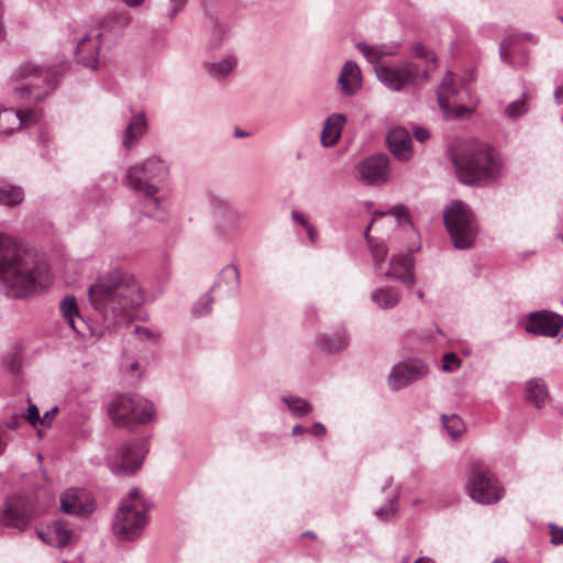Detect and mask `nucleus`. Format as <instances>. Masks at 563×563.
<instances>
[{"instance_id": "nucleus-1", "label": "nucleus", "mask_w": 563, "mask_h": 563, "mask_svg": "<svg viewBox=\"0 0 563 563\" xmlns=\"http://www.w3.org/2000/svg\"><path fill=\"white\" fill-rule=\"evenodd\" d=\"M48 263L13 236L0 233V285L7 296L25 298L51 283Z\"/></svg>"}, {"instance_id": "nucleus-2", "label": "nucleus", "mask_w": 563, "mask_h": 563, "mask_svg": "<svg viewBox=\"0 0 563 563\" xmlns=\"http://www.w3.org/2000/svg\"><path fill=\"white\" fill-rule=\"evenodd\" d=\"M88 294L93 308L113 324L130 320L143 301L134 277L121 272L100 277L89 287Z\"/></svg>"}, {"instance_id": "nucleus-3", "label": "nucleus", "mask_w": 563, "mask_h": 563, "mask_svg": "<svg viewBox=\"0 0 563 563\" xmlns=\"http://www.w3.org/2000/svg\"><path fill=\"white\" fill-rule=\"evenodd\" d=\"M169 169L164 161L152 156L141 164L131 166L125 176V184L142 194L140 211L148 218L163 220L164 206L157 197L159 187L168 178Z\"/></svg>"}, {"instance_id": "nucleus-4", "label": "nucleus", "mask_w": 563, "mask_h": 563, "mask_svg": "<svg viewBox=\"0 0 563 563\" xmlns=\"http://www.w3.org/2000/svg\"><path fill=\"white\" fill-rule=\"evenodd\" d=\"M459 179L466 185L486 184L499 177L501 165L494 150L484 143H474L461 155H453Z\"/></svg>"}, {"instance_id": "nucleus-5", "label": "nucleus", "mask_w": 563, "mask_h": 563, "mask_svg": "<svg viewBox=\"0 0 563 563\" xmlns=\"http://www.w3.org/2000/svg\"><path fill=\"white\" fill-rule=\"evenodd\" d=\"M147 506L137 488H132L122 499L112 529L121 541L136 540L147 523Z\"/></svg>"}, {"instance_id": "nucleus-6", "label": "nucleus", "mask_w": 563, "mask_h": 563, "mask_svg": "<svg viewBox=\"0 0 563 563\" xmlns=\"http://www.w3.org/2000/svg\"><path fill=\"white\" fill-rule=\"evenodd\" d=\"M443 221L455 249L473 247L478 234V225L468 205L461 200L452 201L443 210Z\"/></svg>"}, {"instance_id": "nucleus-7", "label": "nucleus", "mask_w": 563, "mask_h": 563, "mask_svg": "<svg viewBox=\"0 0 563 563\" xmlns=\"http://www.w3.org/2000/svg\"><path fill=\"white\" fill-rule=\"evenodd\" d=\"M155 412L152 401L131 393L117 396L108 406L111 420L115 424L126 428L150 422Z\"/></svg>"}, {"instance_id": "nucleus-8", "label": "nucleus", "mask_w": 563, "mask_h": 563, "mask_svg": "<svg viewBox=\"0 0 563 563\" xmlns=\"http://www.w3.org/2000/svg\"><path fill=\"white\" fill-rule=\"evenodd\" d=\"M375 74L378 80L391 91H401L408 86L419 87L429 79V69H421L411 60L394 66H375Z\"/></svg>"}, {"instance_id": "nucleus-9", "label": "nucleus", "mask_w": 563, "mask_h": 563, "mask_svg": "<svg viewBox=\"0 0 563 563\" xmlns=\"http://www.w3.org/2000/svg\"><path fill=\"white\" fill-rule=\"evenodd\" d=\"M466 492L474 501L483 505L497 503L504 495V488L495 475L481 464L473 465Z\"/></svg>"}, {"instance_id": "nucleus-10", "label": "nucleus", "mask_w": 563, "mask_h": 563, "mask_svg": "<svg viewBox=\"0 0 563 563\" xmlns=\"http://www.w3.org/2000/svg\"><path fill=\"white\" fill-rule=\"evenodd\" d=\"M145 454L146 450L143 442L124 443L112 457H109V468L115 475H133L141 468Z\"/></svg>"}, {"instance_id": "nucleus-11", "label": "nucleus", "mask_w": 563, "mask_h": 563, "mask_svg": "<svg viewBox=\"0 0 563 563\" xmlns=\"http://www.w3.org/2000/svg\"><path fill=\"white\" fill-rule=\"evenodd\" d=\"M32 518L31 506L20 497L8 498L0 509V525L19 532L29 526Z\"/></svg>"}, {"instance_id": "nucleus-12", "label": "nucleus", "mask_w": 563, "mask_h": 563, "mask_svg": "<svg viewBox=\"0 0 563 563\" xmlns=\"http://www.w3.org/2000/svg\"><path fill=\"white\" fill-rule=\"evenodd\" d=\"M457 92L459 88L454 84V75L452 71H448L437 91L438 103L445 118L457 119L472 112L471 108L462 104L456 106L452 101Z\"/></svg>"}, {"instance_id": "nucleus-13", "label": "nucleus", "mask_w": 563, "mask_h": 563, "mask_svg": "<svg viewBox=\"0 0 563 563\" xmlns=\"http://www.w3.org/2000/svg\"><path fill=\"white\" fill-rule=\"evenodd\" d=\"M103 37L104 32L101 25L91 27L77 44L76 56L78 63L88 68L96 69L99 63V51Z\"/></svg>"}, {"instance_id": "nucleus-14", "label": "nucleus", "mask_w": 563, "mask_h": 563, "mask_svg": "<svg viewBox=\"0 0 563 563\" xmlns=\"http://www.w3.org/2000/svg\"><path fill=\"white\" fill-rule=\"evenodd\" d=\"M428 366L418 360H409L396 364L388 376V383L391 389L399 390L419 378L426 376Z\"/></svg>"}, {"instance_id": "nucleus-15", "label": "nucleus", "mask_w": 563, "mask_h": 563, "mask_svg": "<svg viewBox=\"0 0 563 563\" xmlns=\"http://www.w3.org/2000/svg\"><path fill=\"white\" fill-rule=\"evenodd\" d=\"M563 327V318L549 311H536L529 316L526 331L532 334L554 338Z\"/></svg>"}, {"instance_id": "nucleus-16", "label": "nucleus", "mask_w": 563, "mask_h": 563, "mask_svg": "<svg viewBox=\"0 0 563 563\" xmlns=\"http://www.w3.org/2000/svg\"><path fill=\"white\" fill-rule=\"evenodd\" d=\"M388 157L375 155L364 159L356 167L357 178L366 185L385 183L388 174Z\"/></svg>"}, {"instance_id": "nucleus-17", "label": "nucleus", "mask_w": 563, "mask_h": 563, "mask_svg": "<svg viewBox=\"0 0 563 563\" xmlns=\"http://www.w3.org/2000/svg\"><path fill=\"white\" fill-rule=\"evenodd\" d=\"M56 69H53L51 67L43 68L41 66L35 65L34 63L27 62L23 63L15 71L16 77L21 79H40L42 78V81L45 87L44 93H36L35 100L37 102L42 101L45 96L55 89L57 86V78H56Z\"/></svg>"}, {"instance_id": "nucleus-18", "label": "nucleus", "mask_w": 563, "mask_h": 563, "mask_svg": "<svg viewBox=\"0 0 563 563\" xmlns=\"http://www.w3.org/2000/svg\"><path fill=\"white\" fill-rule=\"evenodd\" d=\"M388 148L399 161L407 162L412 156L411 137L402 126L393 128L386 137Z\"/></svg>"}, {"instance_id": "nucleus-19", "label": "nucleus", "mask_w": 563, "mask_h": 563, "mask_svg": "<svg viewBox=\"0 0 563 563\" xmlns=\"http://www.w3.org/2000/svg\"><path fill=\"white\" fill-rule=\"evenodd\" d=\"M338 86L344 96H353L361 89V70L356 63L349 60L343 65L338 78Z\"/></svg>"}, {"instance_id": "nucleus-20", "label": "nucleus", "mask_w": 563, "mask_h": 563, "mask_svg": "<svg viewBox=\"0 0 563 563\" xmlns=\"http://www.w3.org/2000/svg\"><path fill=\"white\" fill-rule=\"evenodd\" d=\"M384 276L394 277L404 284H415L413 262L410 255L399 254L391 258L389 269L383 273Z\"/></svg>"}, {"instance_id": "nucleus-21", "label": "nucleus", "mask_w": 563, "mask_h": 563, "mask_svg": "<svg viewBox=\"0 0 563 563\" xmlns=\"http://www.w3.org/2000/svg\"><path fill=\"white\" fill-rule=\"evenodd\" d=\"M82 490L70 488L60 500V510L67 515H88L93 510L92 503L84 501Z\"/></svg>"}, {"instance_id": "nucleus-22", "label": "nucleus", "mask_w": 563, "mask_h": 563, "mask_svg": "<svg viewBox=\"0 0 563 563\" xmlns=\"http://www.w3.org/2000/svg\"><path fill=\"white\" fill-rule=\"evenodd\" d=\"M36 115L35 111L32 110L21 113L5 109L0 112V133L9 135L23 124L35 121Z\"/></svg>"}, {"instance_id": "nucleus-23", "label": "nucleus", "mask_w": 563, "mask_h": 563, "mask_svg": "<svg viewBox=\"0 0 563 563\" xmlns=\"http://www.w3.org/2000/svg\"><path fill=\"white\" fill-rule=\"evenodd\" d=\"M346 123V117L342 113L330 114L323 124L321 132V144L324 147H331L339 141L342 129Z\"/></svg>"}, {"instance_id": "nucleus-24", "label": "nucleus", "mask_w": 563, "mask_h": 563, "mask_svg": "<svg viewBox=\"0 0 563 563\" xmlns=\"http://www.w3.org/2000/svg\"><path fill=\"white\" fill-rule=\"evenodd\" d=\"M240 288V273L235 265L223 267L219 274L218 280L210 288V291L219 289L224 296H233Z\"/></svg>"}, {"instance_id": "nucleus-25", "label": "nucleus", "mask_w": 563, "mask_h": 563, "mask_svg": "<svg viewBox=\"0 0 563 563\" xmlns=\"http://www.w3.org/2000/svg\"><path fill=\"white\" fill-rule=\"evenodd\" d=\"M147 121L143 112L134 114L129 121L124 134L123 146L131 148L146 132Z\"/></svg>"}, {"instance_id": "nucleus-26", "label": "nucleus", "mask_w": 563, "mask_h": 563, "mask_svg": "<svg viewBox=\"0 0 563 563\" xmlns=\"http://www.w3.org/2000/svg\"><path fill=\"white\" fill-rule=\"evenodd\" d=\"M526 396L536 408H542L549 399L548 385L543 378L533 377L526 383Z\"/></svg>"}, {"instance_id": "nucleus-27", "label": "nucleus", "mask_w": 563, "mask_h": 563, "mask_svg": "<svg viewBox=\"0 0 563 563\" xmlns=\"http://www.w3.org/2000/svg\"><path fill=\"white\" fill-rule=\"evenodd\" d=\"M238 66L235 55H228L224 58L205 64V68L210 77L216 80H223L229 77Z\"/></svg>"}, {"instance_id": "nucleus-28", "label": "nucleus", "mask_w": 563, "mask_h": 563, "mask_svg": "<svg viewBox=\"0 0 563 563\" xmlns=\"http://www.w3.org/2000/svg\"><path fill=\"white\" fill-rule=\"evenodd\" d=\"M60 312L74 332L82 333L80 324H86V322L78 312L75 297L64 298L60 302Z\"/></svg>"}, {"instance_id": "nucleus-29", "label": "nucleus", "mask_w": 563, "mask_h": 563, "mask_svg": "<svg viewBox=\"0 0 563 563\" xmlns=\"http://www.w3.org/2000/svg\"><path fill=\"white\" fill-rule=\"evenodd\" d=\"M372 301L383 309L395 308L400 301V294L391 287L377 288L371 294Z\"/></svg>"}, {"instance_id": "nucleus-30", "label": "nucleus", "mask_w": 563, "mask_h": 563, "mask_svg": "<svg viewBox=\"0 0 563 563\" xmlns=\"http://www.w3.org/2000/svg\"><path fill=\"white\" fill-rule=\"evenodd\" d=\"M350 343V336L346 332H340L332 336H319L318 345L328 354H336L343 351Z\"/></svg>"}, {"instance_id": "nucleus-31", "label": "nucleus", "mask_w": 563, "mask_h": 563, "mask_svg": "<svg viewBox=\"0 0 563 563\" xmlns=\"http://www.w3.org/2000/svg\"><path fill=\"white\" fill-rule=\"evenodd\" d=\"M533 98V93L523 91L519 99L508 103L504 110L506 117L517 119L528 112V101Z\"/></svg>"}, {"instance_id": "nucleus-32", "label": "nucleus", "mask_w": 563, "mask_h": 563, "mask_svg": "<svg viewBox=\"0 0 563 563\" xmlns=\"http://www.w3.org/2000/svg\"><path fill=\"white\" fill-rule=\"evenodd\" d=\"M372 225L369 224L365 231V239H366L368 246L372 251V255H373V260L376 265V269L379 271L382 263L385 261V258L387 256L388 247L386 246V244L383 241H376L374 238L369 236L368 231H369Z\"/></svg>"}, {"instance_id": "nucleus-33", "label": "nucleus", "mask_w": 563, "mask_h": 563, "mask_svg": "<svg viewBox=\"0 0 563 563\" xmlns=\"http://www.w3.org/2000/svg\"><path fill=\"white\" fill-rule=\"evenodd\" d=\"M295 417H302L312 411V406L303 398L294 395H287L282 398Z\"/></svg>"}, {"instance_id": "nucleus-34", "label": "nucleus", "mask_w": 563, "mask_h": 563, "mask_svg": "<svg viewBox=\"0 0 563 563\" xmlns=\"http://www.w3.org/2000/svg\"><path fill=\"white\" fill-rule=\"evenodd\" d=\"M47 544L56 548L65 547L71 537V530L64 528L63 526L55 523L53 527L47 529Z\"/></svg>"}, {"instance_id": "nucleus-35", "label": "nucleus", "mask_w": 563, "mask_h": 563, "mask_svg": "<svg viewBox=\"0 0 563 563\" xmlns=\"http://www.w3.org/2000/svg\"><path fill=\"white\" fill-rule=\"evenodd\" d=\"M441 421L443 428L448 431L449 435L454 440L461 437L465 431L464 422L455 413L442 415Z\"/></svg>"}, {"instance_id": "nucleus-36", "label": "nucleus", "mask_w": 563, "mask_h": 563, "mask_svg": "<svg viewBox=\"0 0 563 563\" xmlns=\"http://www.w3.org/2000/svg\"><path fill=\"white\" fill-rule=\"evenodd\" d=\"M23 198V191L19 187H0V205L15 206L21 203Z\"/></svg>"}, {"instance_id": "nucleus-37", "label": "nucleus", "mask_w": 563, "mask_h": 563, "mask_svg": "<svg viewBox=\"0 0 563 563\" xmlns=\"http://www.w3.org/2000/svg\"><path fill=\"white\" fill-rule=\"evenodd\" d=\"M398 497L399 493H395V495L386 503L384 506L376 509L375 515L376 517L382 521L389 520L398 510L397 504H398Z\"/></svg>"}, {"instance_id": "nucleus-38", "label": "nucleus", "mask_w": 563, "mask_h": 563, "mask_svg": "<svg viewBox=\"0 0 563 563\" xmlns=\"http://www.w3.org/2000/svg\"><path fill=\"white\" fill-rule=\"evenodd\" d=\"M213 298L211 296V291L209 290L205 295H202L198 301L192 306V314L195 317H203L211 312L212 310Z\"/></svg>"}, {"instance_id": "nucleus-39", "label": "nucleus", "mask_w": 563, "mask_h": 563, "mask_svg": "<svg viewBox=\"0 0 563 563\" xmlns=\"http://www.w3.org/2000/svg\"><path fill=\"white\" fill-rule=\"evenodd\" d=\"M356 48L371 64L378 66L380 58L378 56L376 45H369L365 42H358L356 44Z\"/></svg>"}, {"instance_id": "nucleus-40", "label": "nucleus", "mask_w": 563, "mask_h": 563, "mask_svg": "<svg viewBox=\"0 0 563 563\" xmlns=\"http://www.w3.org/2000/svg\"><path fill=\"white\" fill-rule=\"evenodd\" d=\"M387 213L396 217L400 221L410 222L408 209L404 205H396L391 207L387 212H377L376 214L384 216Z\"/></svg>"}, {"instance_id": "nucleus-41", "label": "nucleus", "mask_w": 563, "mask_h": 563, "mask_svg": "<svg viewBox=\"0 0 563 563\" xmlns=\"http://www.w3.org/2000/svg\"><path fill=\"white\" fill-rule=\"evenodd\" d=\"M188 0H168V9L166 16L174 20L181 11H184Z\"/></svg>"}, {"instance_id": "nucleus-42", "label": "nucleus", "mask_w": 563, "mask_h": 563, "mask_svg": "<svg viewBox=\"0 0 563 563\" xmlns=\"http://www.w3.org/2000/svg\"><path fill=\"white\" fill-rule=\"evenodd\" d=\"M461 365V360L454 353H445L443 356L442 369L444 372H454Z\"/></svg>"}, {"instance_id": "nucleus-43", "label": "nucleus", "mask_w": 563, "mask_h": 563, "mask_svg": "<svg viewBox=\"0 0 563 563\" xmlns=\"http://www.w3.org/2000/svg\"><path fill=\"white\" fill-rule=\"evenodd\" d=\"M412 53L417 57L426 59V60H430L434 64L438 60L437 56L432 52H429L421 43H417L412 46Z\"/></svg>"}, {"instance_id": "nucleus-44", "label": "nucleus", "mask_w": 563, "mask_h": 563, "mask_svg": "<svg viewBox=\"0 0 563 563\" xmlns=\"http://www.w3.org/2000/svg\"><path fill=\"white\" fill-rule=\"evenodd\" d=\"M25 419L30 422L32 426H36L37 422H41L38 409L34 404H30L27 407V413L25 416Z\"/></svg>"}, {"instance_id": "nucleus-45", "label": "nucleus", "mask_w": 563, "mask_h": 563, "mask_svg": "<svg viewBox=\"0 0 563 563\" xmlns=\"http://www.w3.org/2000/svg\"><path fill=\"white\" fill-rule=\"evenodd\" d=\"M376 47H377L378 56L380 59L386 56H394L397 54V46H390L387 44H377Z\"/></svg>"}, {"instance_id": "nucleus-46", "label": "nucleus", "mask_w": 563, "mask_h": 563, "mask_svg": "<svg viewBox=\"0 0 563 563\" xmlns=\"http://www.w3.org/2000/svg\"><path fill=\"white\" fill-rule=\"evenodd\" d=\"M511 45H512V37L505 38L500 42L499 53H500V57L504 62H509L508 53L510 51Z\"/></svg>"}, {"instance_id": "nucleus-47", "label": "nucleus", "mask_w": 563, "mask_h": 563, "mask_svg": "<svg viewBox=\"0 0 563 563\" xmlns=\"http://www.w3.org/2000/svg\"><path fill=\"white\" fill-rule=\"evenodd\" d=\"M551 542L553 544L563 543V528H559L555 525H550Z\"/></svg>"}, {"instance_id": "nucleus-48", "label": "nucleus", "mask_w": 563, "mask_h": 563, "mask_svg": "<svg viewBox=\"0 0 563 563\" xmlns=\"http://www.w3.org/2000/svg\"><path fill=\"white\" fill-rule=\"evenodd\" d=\"M212 207L218 211H230V205L228 201L222 200L220 198H212L211 199Z\"/></svg>"}, {"instance_id": "nucleus-49", "label": "nucleus", "mask_w": 563, "mask_h": 563, "mask_svg": "<svg viewBox=\"0 0 563 563\" xmlns=\"http://www.w3.org/2000/svg\"><path fill=\"white\" fill-rule=\"evenodd\" d=\"M36 87H38V86L34 85V84H29V85H25L22 87H16L14 89V92L23 98L25 96L31 95Z\"/></svg>"}, {"instance_id": "nucleus-50", "label": "nucleus", "mask_w": 563, "mask_h": 563, "mask_svg": "<svg viewBox=\"0 0 563 563\" xmlns=\"http://www.w3.org/2000/svg\"><path fill=\"white\" fill-rule=\"evenodd\" d=\"M413 136L417 141L423 143L430 137V133L427 129L419 126L413 130Z\"/></svg>"}, {"instance_id": "nucleus-51", "label": "nucleus", "mask_w": 563, "mask_h": 563, "mask_svg": "<svg viewBox=\"0 0 563 563\" xmlns=\"http://www.w3.org/2000/svg\"><path fill=\"white\" fill-rule=\"evenodd\" d=\"M57 411H58L57 407H53L51 410L46 411L45 415L41 418V423L43 426H49L51 420L55 417Z\"/></svg>"}, {"instance_id": "nucleus-52", "label": "nucleus", "mask_w": 563, "mask_h": 563, "mask_svg": "<svg viewBox=\"0 0 563 563\" xmlns=\"http://www.w3.org/2000/svg\"><path fill=\"white\" fill-rule=\"evenodd\" d=\"M291 219H292L295 222H297V223H299L300 225H302L303 228H306V227H308V225L310 224V223L308 222V220L306 219V217H305L302 213H300V212H298V211H296V210H294V211L291 212Z\"/></svg>"}, {"instance_id": "nucleus-53", "label": "nucleus", "mask_w": 563, "mask_h": 563, "mask_svg": "<svg viewBox=\"0 0 563 563\" xmlns=\"http://www.w3.org/2000/svg\"><path fill=\"white\" fill-rule=\"evenodd\" d=\"M314 437H321L325 433V427L321 422H314L310 429Z\"/></svg>"}, {"instance_id": "nucleus-54", "label": "nucleus", "mask_w": 563, "mask_h": 563, "mask_svg": "<svg viewBox=\"0 0 563 563\" xmlns=\"http://www.w3.org/2000/svg\"><path fill=\"white\" fill-rule=\"evenodd\" d=\"M135 332L141 336V338H147V339H151L153 335H152V332L150 329L147 328H143V327H136L135 328Z\"/></svg>"}, {"instance_id": "nucleus-55", "label": "nucleus", "mask_w": 563, "mask_h": 563, "mask_svg": "<svg viewBox=\"0 0 563 563\" xmlns=\"http://www.w3.org/2000/svg\"><path fill=\"white\" fill-rule=\"evenodd\" d=\"M306 231H307V234H308V238L310 240L311 243H314L316 242V238H317V231L316 229L309 224L308 227L305 228Z\"/></svg>"}, {"instance_id": "nucleus-56", "label": "nucleus", "mask_w": 563, "mask_h": 563, "mask_svg": "<svg viewBox=\"0 0 563 563\" xmlns=\"http://www.w3.org/2000/svg\"><path fill=\"white\" fill-rule=\"evenodd\" d=\"M554 100L556 103H563V86L556 87L554 91Z\"/></svg>"}, {"instance_id": "nucleus-57", "label": "nucleus", "mask_w": 563, "mask_h": 563, "mask_svg": "<svg viewBox=\"0 0 563 563\" xmlns=\"http://www.w3.org/2000/svg\"><path fill=\"white\" fill-rule=\"evenodd\" d=\"M7 445L5 432L0 428V455Z\"/></svg>"}, {"instance_id": "nucleus-58", "label": "nucleus", "mask_w": 563, "mask_h": 563, "mask_svg": "<svg viewBox=\"0 0 563 563\" xmlns=\"http://www.w3.org/2000/svg\"><path fill=\"white\" fill-rule=\"evenodd\" d=\"M123 1L130 8L140 7L144 2V0H123Z\"/></svg>"}, {"instance_id": "nucleus-59", "label": "nucleus", "mask_w": 563, "mask_h": 563, "mask_svg": "<svg viewBox=\"0 0 563 563\" xmlns=\"http://www.w3.org/2000/svg\"><path fill=\"white\" fill-rule=\"evenodd\" d=\"M306 431H307V429H306V428H303V427H302V426H300V424H296V426L292 428V434H294V435L303 434Z\"/></svg>"}, {"instance_id": "nucleus-60", "label": "nucleus", "mask_w": 563, "mask_h": 563, "mask_svg": "<svg viewBox=\"0 0 563 563\" xmlns=\"http://www.w3.org/2000/svg\"><path fill=\"white\" fill-rule=\"evenodd\" d=\"M37 536L41 540H43L45 543H47V540H48V536H47V531H37Z\"/></svg>"}, {"instance_id": "nucleus-61", "label": "nucleus", "mask_w": 563, "mask_h": 563, "mask_svg": "<svg viewBox=\"0 0 563 563\" xmlns=\"http://www.w3.org/2000/svg\"><path fill=\"white\" fill-rule=\"evenodd\" d=\"M18 427H19V421L15 419L7 423V428L10 430H14Z\"/></svg>"}, {"instance_id": "nucleus-62", "label": "nucleus", "mask_w": 563, "mask_h": 563, "mask_svg": "<svg viewBox=\"0 0 563 563\" xmlns=\"http://www.w3.org/2000/svg\"><path fill=\"white\" fill-rule=\"evenodd\" d=\"M415 563H435V562L430 558H419L418 560H416Z\"/></svg>"}, {"instance_id": "nucleus-63", "label": "nucleus", "mask_w": 563, "mask_h": 563, "mask_svg": "<svg viewBox=\"0 0 563 563\" xmlns=\"http://www.w3.org/2000/svg\"><path fill=\"white\" fill-rule=\"evenodd\" d=\"M139 367H140V364L136 361L132 362L131 365H130L131 371H137Z\"/></svg>"}, {"instance_id": "nucleus-64", "label": "nucleus", "mask_w": 563, "mask_h": 563, "mask_svg": "<svg viewBox=\"0 0 563 563\" xmlns=\"http://www.w3.org/2000/svg\"><path fill=\"white\" fill-rule=\"evenodd\" d=\"M245 135H246V133L241 131V130H236L235 131V136H238V137H242V136H245Z\"/></svg>"}]
</instances>
